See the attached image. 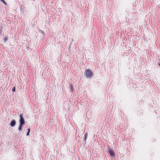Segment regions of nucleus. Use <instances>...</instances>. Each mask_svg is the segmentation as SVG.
Here are the masks:
<instances>
[{
	"mask_svg": "<svg viewBox=\"0 0 160 160\" xmlns=\"http://www.w3.org/2000/svg\"><path fill=\"white\" fill-rule=\"evenodd\" d=\"M84 74L85 75L86 77L88 78H90L91 77L92 75V71L89 69H88L86 70Z\"/></svg>",
	"mask_w": 160,
	"mask_h": 160,
	"instance_id": "1",
	"label": "nucleus"
},
{
	"mask_svg": "<svg viewBox=\"0 0 160 160\" xmlns=\"http://www.w3.org/2000/svg\"><path fill=\"white\" fill-rule=\"evenodd\" d=\"M12 91L13 92H15V87H14L12 89Z\"/></svg>",
	"mask_w": 160,
	"mask_h": 160,
	"instance_id": "10",
	"label": "nucleus"
},
{
	"mask_svg": "<svg viewBox=\"0 0 160 160\" xmlns=\"http://www.w3.org/2000/svg\"><path fill=\"white\" fill-rule=\"evenodd\" d=\"M24 125V124L20 123V124L19 125L18 128L19 131H22V125Z\"/></svg>",
	"mask_w": 160,
	"mask_h": 160,
	"instance_id": "5",
	"label": "nucleus"
},
{
	"mask_svg": "<svg viewBox=\"0 0 160 160\" xmlns=\"http://www.w3.org/2000/svg\"><path fill=\"white\" fill-rule=\"evenodd\" d=\"M8 40V38L7 37L4 38V42H6Z\"/></svg>",
	"mask_w": 160,
	"mask_h": 160,
	"instance_id": "8",
	"label": "nucleus"
},
{
	"mask_svg": "<svg viewBox=\"0 0 160 160\" xmlns=\"http://www.w3.org/2000/svg\"><path fill=\"white\" fill-rule=\"evenodd\" d=\"M19 121L20 124H25V121L23 117L22 116V114L20 115V119Z\"/></svg>",
	"mask_w": 160,
	"mask_h": 160,
	"instance_id": "2",
	"label": "nucleus"
},
{
	"mask_svg": "<svg viewBox=\"0 0 160 160\" xmlns=\"http://www.w3.org/2000/svg\"><path fill=\"white\" fill-rule=\"evenodd\" d=\"M0 1L3 3L5 5H6L7 4V3L4 1V0H1Z\"/></svg>",
	"mask_w": 160,
	"mask_h": 160,
	"instance_id": "6",
	"label": "nucleus"
},
{
	"mask_svg": "<svg viewBox=\"0 0 160 160\" xmlns=\"http://www.w3.org/2000/svg\"><path fill=\"white\" fill-rule=\"evenodd\" d=\"M30 128H29L28 129V132H30Z\"/></svg>",
	"mask_w": 160,
	"mask_h": 160,
	"instance_id": "12",
	"label": "nucleus"
},
{
	"mask_svg": "<svg viewBox=\"0 0 160 160\" xmlns=\"http://www.w3.org/2000/svg\"><path fill=\"white\" fill-rule=\"evenodd\" d=\"M30 132H28L27 133V135L28 136L29 135Z\"/></svg>",
	"mask_w": 160,
	"mask_h": 160,
	"instance_id": "11",
	"label": "nucleus"
},
{
	"mask_svg": "<svg viewBox=\"0 0 160 160\" xmlns=\"http://www.w3.org/2000/svg\"><path fill=\"white\" fill-rule=\"evenodd\" d=\"M16 124V121L15 120H13L11 121L10 123V125L11 127H14L15 125Z\"/></svg>",
	"mask_w": 160,
	"mask_h": 160,
	"instance_id": "4",
	"label": "nucleus"
},
{
	"mask_svg": "<svg viewBox=\"0 0 160 160\" xmlns=\"http://www.w3.org/2000/svg\"><path fill=\"white\" fill-rule=\"evenodd\" d=\"M70 88H71L72 91L73 86L72 85H70Z\"/></svg>",
	"mask_w": 160,
	"mask_h": 160,
	"instance_id": "9",
	"label": "nucleus"
},
{
	"mask_svg": "<svg viewBox=\"0 0 160 160\" xmlns=\"http://www.w3.org/2000/svg\"><path fill=\"white\" fill-rule=\"evenodd\" d=\"M87 133H86L85 135V141H86L87 138Z\"/></svg>",
	"mask_w": 160,
	"mask_h": 160,
	"instance_id": "7",
	"label": "nucleus"
},
{
	"mask_svg": "<svg viewBox=\"0 0 160 160\" xmlns=\"http://www.w3.org/2000/svg\"><path fill=\"white\" fill-rule=\"evenodd\" d=\"M108 151L111 156L113 157L115 156L114 152L113 150H112L111 149L109 148L108 149Z\"/></svg>",
	"mask_w": 160,
	"mask_h": 160,
	"instance_id": "3",
	"label": "nucleus"
}]
</instances>
